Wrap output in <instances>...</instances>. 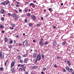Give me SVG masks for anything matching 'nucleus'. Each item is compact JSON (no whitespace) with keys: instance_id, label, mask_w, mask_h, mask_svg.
<instances>
[{"instance_id":"1","label":"nucleus","mask_w":74,"mask_h":74,"mask_svg":"<svg viewBox=\"0 0 74 74\" xmlns=\"http://www.w3.org/2000/svg\"><path fill=\"white\" fill-rule=\"evenodd\" d=\"M41 59V55L39 54H38L36 57V61L34 62V63H35V64H36L38 60V61H40Z\"/></svg>"},{"instance_id":"2","label":"nucleus","mask_w":74,"mask_h":74,"mask_svg":"<svg viewBox=\"0 0 74 74\" xmlns=\"http://www.w3.org/2000/svg\"><path fill=\"white\" fill-rule=\"evenodd\" d=\"M9 3L10 1H6L1 3H0V5H6L8 4H9Z\"/></svg>"},{"instance_id":"3","label":"nucleus","mask_w":74,"mask_h":74,"mask_svg":"<svg viewBox=\"0 0 74 74\" xmlns=\"http://www.w3.org/2000/svg\"><path fill=\"white\" fill-rule=\"evenodd\" d=\"M23 44L24 47H26L27 46V44H28L27 41V40H25L23 42Z\"/></svg>"},{"instance_id":"4","label":"nucleus","mask_w":74,"mask_h":74,"mask_svg":"<svg viewBox=\"0 0 74 74\" xmlns=\"http://www.w3.org/2000/svg\"><path fill=\"white\" fill-rule=\"evenodd\" d=\"M15 61H12L10 67L11 68H13L14 66H15Z\"/></svg>"},{"instance_id":"5","label":"nucleus","mask_w":74,"mask_h":74,"mask_svg":"<svg viewBox=\"0 0 74 74\" xmlns=\"http://www.w3.org/2000/svg\"><path fill=\"white\" fill-rule=\"evenodd\" d=\"M20 71H22V70L23 71H26V69H25V67H23L22 68H21L19 69Z\"/></svg>"},{"instance_id":"6","label":"nucleus","mask_w":74,"mask_h":74,"mask_svg":"<svg viewBox=\"0 0 74 74\" xmlns=\"http://www.w3.org/2000/svg\"><path fill=\"white\" fill-rule=\"evenodd\" d=\"M29 6H30V7H31V6H32L33 8H34V7H35V5L34 3H30L29 5Z\"/></svg>"},{"instance_id":"7","label":"nucleus","mask_w":74,"mask_h":74,"mask_svg":"<svg viewBox=\"0 0 74 74\" xmlns=\"http://www.w3.org/2000/svg\"><path fill=\"white\" fill-rule=\"evenodd\" d=\"M31 18L33 20H36V17L34 15H32L31 16Z\"/></svg>"},{"instance_id":"8","label":"nucleus","mask_w":74,"mask_h":74,"mask_svg":"<svg viewBox=\"0 0 74 74\" xmlns=\"http://www.w3.org/2000/svg\"><path fill=\"white\" fill-rule=\"evenodd\" d=\"M0 58H4V56L3 54L2 53L0 52Z\"/></svg>"},{"instance_id":"9","label":"nucleus","mask_w":74,"mask_h":74,"mask_svg":"<svg viewBox=\"0 0 74 74\" xmlns=\"http://www.w3.org/2000/svg\"><path fill=\"white\" fill-rule=\"evenodd\" d=\"M11 71L12 72V73H14L16 71V70L14 68H12L11 69Z\"/></svg>"},{"instance_id":"10","label":"nucleus","mask_w":74,"mask_h":74,"mask_svg":"<svg viewBox=\"0 0 74 74\" xmlns=\"http://www.w3.org/2000/svg\"><path fill=\"white\" fill-rule=\"evenodd\" d=\"M5 11L4 10L2 9L1 11V14H4V12Z\"/></svg>"},{"instance_id":"11","label":"nucleus","mask_w":74,"mask_h":74,"mask_svg":"<svg viewBox=\"0 0 74 74\" xmlns=\"http://www.w3.org/2000/svg\"><path fill=\"white\" fill-rule=\"evenodd\" d=\"M37 67H38V66H34L32 67V70L33 69H37Z\"/></svg>"},{"instance_id":"12","label":"nucleus","mask_w":74,"mask_h":74,"mask_svg":"<svg viewBox=\"0 0 74 74\" xmlns=\"http://www.w3.org/2000/svg\"><path fill=\"white\" fill-rule=\"evenodd\" d=\"M39 44L41 46H43L44 45V43L42 42H39Z\"/></svg>"},{"instance_id":"13","label":"nucleus","mask_w":74,"mask_h":74,"mask_svg":"<svg viewBox=\"0 0 74 74\" xmlns=\"http://www.w3.org/2000/svg\"><path fill=\"white\" fill-rule=\"evenodd\" d=\"M20 18V17H19V16H16V17L14 19V21H16L17 20H18V18Z\"/></svg>"},{"instance_id":"14","label":"nucleus","mask_w":74,"mask_h":74,"mask_svg":"<svg viewBox=\"0 0 74 74\" xmlns=\"http://www.w3.org/2000/svg\"><path fill=\"white\" fill-rule=\"evenodd\" d=\"M33 56L34 58H36L37 56V53H34L33 54Z\"/></svg>"},{"instance_id":"15","label":"nucleus","mask_w":74,"mask_h":74,"mask_svg":"<svg viewBox=\"0 0 74 74\" xmlns=\"http://www.w3.org/2000/svg\"><path fill=\"white\" fill-rule=\"evenodd\" d=\"M72 71H73V69H72V68H71L69 69V72L70 73H72Z\"/></svg>"},{"instance_id":"16","label":"nucleus","mask_w":74,"mask_h":74,"mask_svg":"<svg viewBox=\"0 0 74 74\" xmlns=\"http://www.w3.org/2000/svg\"><path fill=\"white\" fill-rule=\"evenodd\" d=\"M12 16L13 17H16V14H12Z\"/></svg>"},{"instance_id":"17","label":"nucleus","mask_w":74,"mask_h":74,"mask_svg":"<svg viewBox=\"0 0 74 74\" xmlns=\"http://www.w3.org/2000/svg\"><path fill=\"white\" fill-rule=\"evenodd\" d=\"M66 41H64L62 43V45H64L66 44Z\"/></svg>"},{"instance_id":"18","label":"nucleus","mask_w":74,"mask_h":74,"mask_svg":"<svg viewBox=\"0 0 74 74\" xmlns=\"http://www.w3.org/2000/svg\"><path fill=\"white\" fill-rule=\"evenodd\" d=\"M53 49H55V46H56V43H54L53 44Z\"/></svg>"},{"instance_id":"19","label":"nucleus","mask_w":74,"mask_h":74,"mask_svg":"<svg viewBox=\"0 0 74 74\" xmlns=\"http://www.w3.org/2000/svg\"><path fill=\"white\" fill-rule=\"evenodd\" d=\"M17 58H18V59H19V60H20L21 59V56L19 55L18 56Z\"/></svg>"},{"instance_id":"20","label":"nucleus","mask_w":74,"mask_h":74,"mask_svg":"<svg viewBox=\"0 0 74 74\" xmlns=\"http://www.w3.org/2000/svg\"><path fill=\"white\" fill-rule=\"evenodd\" d=\"M5 19V18H4V17H1V20L2 21H4Z\"/></svg>"},{"instance_id":"21","label":"nucleus","mask_w":74,"mask_h":74,"mask_svg":"<svg viewBox=\"0 0 74 74\" xmlns=\"http://www.w3.org/2000/svg\"><path fill=\"white\" fill-rule=\"evenodd\" d=\"M27 59L25 58L24 61V63H26L27 62Z\"/></svg>"},{"instance_id":"22","label":"nucleus","mask_w":74,"mask_h":74,"mask_svg":"<svg viewBox=\"0 0 74 74\" xmlns=\"http://www.w3.org/2000/svg\"><path fill=\"white\" fill-rule=\"evenodd\" d=\"M4 26L1 24V25L0 26V29H4Z\"/></svg>"},{"instance_id":"23","label":"nucleus","mask_w":74,"mask_h":74,"mask_svg":"<svg viewBox=\"0 0 74 74\" xmlns=\"http://www.w3.org/2000/svg\"><path fill=\"white\" fill-rule=\"evenodd\" d=\"M13 43V40H11L9 42L10 44H12Z\"/></svg>"},{"instance_id":"24","label":"nucleus","mask_w":74,"mask_h":74,"mask_svg":"<svg viewBox=\"0 0 74 74\" xmlns=\"http://www.w3.org/2000/svg\"><path fill=\"white\" fill-rule=\"evenodd\" d=\"M8 48H10V49H11L12 48V45H9L8 46Z\"/></svg>"},{"instance_id":"25","label":"nucleus","mask_w":74,"mask_h":74,"mask_svg":"<svg viewBox=\"0 0 74 74\" xmlns=\"http://www.w3.org/2000/svg\"><path fill=\"white\" fill-rule=\"evenodd\" d=\"M4 70V69H3V67H1V68H0V71H2Z\"/></svg>"},{"instance_id":"26","label":"nucleus","mask_w":74,"mask_h":74,"mask_svg":"<svg viewBox=\"0 0 74 74\" xmlns=\"http://www.w3.org/2000/svg\"><path fill=\"white\" fill-rule=\"evenodd\" d=\"M11 26L13 27H15V24H12L11 25Z\"/></svg>"},{"instance_id":"27","label":"nucleus","mask_w":74,"mask_h":74,"mask_svg":"<svg viewBox=\"0 0 74 74\" xmlns=\"http://www.w3.org/2000/svg\"><path fill=\"white\" fill-rule=\"evenodd\" d=\"M4 41H5V42H7V41H8V39H7V38H5V39Z\"/></svg>"},{"instance_id":"28","label":"nucleus","mask_w":74,"mask_h":74,"mask_svg":"<svg viewBox=\"0 0 74 74\" xmlns=\"http://www.w3.org/2000/svg\"><path fill=\"white\" fill-rule=\"evenodd\" d=\"M67 63L68 64H69V66H70V65H71L70 64V62L69 61H68Z\"/></svg>"},{"instance_id":"29","label":"nucleus","mask_w":74,"mask_h":74,"mask_svg":"<svg viewBox=\"0 0 74 74\" xmlns=\"http://www.w3.org/2000/svg\"><path fill=\"white\" fill-rule=\"evenodd\" d=\"M41 56L42 59H44V55L43 54H42Z\"/></svg>"},{"instance_id":"30","label":"nucleus","mask_w":74,"mask_h":74,"mask_svg":"<svg viewBox=\"0 0 74 74\" xmlns=\"http://www.w3.org/2000/svg\"><path fill=\"white\" fill-rule=\"evenodd\" d=\"M24 11H25V12H27V8H25V10H24Z\"/></svg>"},{"instance_id":"31","label":"nucleus","mask_w":74,"mask_h":74,"mask_svg":"<svg viewBox=\"0 0 74 74\" xmlns=\"http://www.w3.org/2000/svg\"><path fill=\"white\" fill-rule=\"evenodd\" d=\"M41 25V23H39V24H37V26L38 27H40Z\"/></svg>"},{"instance_id":"32","label":"nucleus","mask_w":74,"mask_h":74,"mask_svg":"<svg viewBox=\"0 0 74 74\" xmlns=\"http://www.w3.org/2000/svg\"><path fill=\"white\" fill-rule=\"evenodd\" d=\"M65 68L66 69V70H69V69H70L68 66H66L65 67Z\"/></svg>"},{"instance_id":"33","label":"nucleus","mask_w":74,"mask_h":74,"mask_svg":"<svg viewBox=\"0 0 74 74\" xmlns=\"http://www.w3.org/2000/svg\"><path fill=\"white\" fill-rule=\"evenodd\" d=\"M47 68H43L42 70V71H45V70H46Z\"/></svg>"},{"instance_id":"34","label":"nucleus","mask_w":74,"mask_h":74,"mask_svg":"<svg viewBox=\"0 0 74 74\" xmlns=\"http://www.w3.org/2000/svg\"><path fill=\"white\" fill-rule=\"evenodd\" d=\"M48 42H45V43L44 44V45H48Z\"/></svg>"},{"instance_id":"35","label":"nucleus","mask_w":74,"mask_h":74,"mask_svg":"<svg viewBox=\"0 0 74 74\" xmlns=\"http://www.w3.org/2000/svg\"><path fill=\"white\" fill-rule=\"evenodd\" d=\"M29 26H33V24H31V23H29Z\"/></svg>"},{"instance_id":"36","label":"nucleus","mask_w":74,"mask_h":74,"mask_svg":"<svg viewBox=\"0 0 74 74\" xmlns=\"http://www.w3.org/2000/svg\"><path fill=\"white\" fill-rule=\"evenodd\" d=\"M30 13H28L27 14V16L29 17V16H30Z\"/></svg>"},{"instance_id":"37","label":"nucleus","mask_w":74,"mask_h":74,"mask_svg":"<svg viewBox=\"0 0 74 74\" xmlns=\"http://www.w3.org/2000/svg\"><path fill=\"white\" fill-rule=\"evenodd\" d=\"M39 42H43V39L42 38H41L40 39V41Z\"/></svg>"},{"instance_id":"38","label":"nucleus","mask_w":74,"mask_h":74,"mask_svg":"<svg viewBox=\"0 0 74 74\" xmlns=\"http://www.w3.org/2000/svg\"><path fill=\"white\" fill-rule=\"evenodd\" d=\"M63 72H66V71H67L66 70L64 69H63Z\"/></svg>"},{"instance_id":"39","label":"nucleus","mask_w":74,"mask_h":74,"mask_svg":"<svg viewBox=\"0 0 74 74\" xmlns=\"http://www.w3.org/2000/svg\"><path fill=\"white\" fill-rule=\"evenodd\" d=\"M20 63H23V60H20Z\"/></svg>"},{"instance_id":"40","label":"nucleus","mask_w":74,"mask_h":74,"mask_svg":"<svg viewBox=\"0 0 74 74\" xmlns=\"http://www.w3.org/2000/svg\"><path fill=\"white\" fill-rule=\"evenodd\" d=\"M10 29L11 30H12L13 29H14V28L13 27H10Z\"/></svg>"},{"instance_id":"41","label":"nucleus","mask_w":74,"mask_h":74,"mask_svg":"<svg viewBox=\"0 0 74 74\" xmlns=\"http://www.w3.org/2000/svg\"><path fill=\"white\" fill-rule=\"evenodd\" d=\"M57 59H60V57H57Z\"/></svg>"},{"instance_id":"42","label":"nucleus","mask_w":74,"mask_h":74,"mask_svg":"<svg viewBox=\"0 0 74 74\" xmlns=\"http://www.w3.org/2000/svg\"><path fill=\"white\" fill-rule=\"evenodd\" d=\"M24 66H25V64L21 65V67H23Z\"/></svg>"},{"instance_id":"43","label":"nucleus","mask_w":74,"mask_h":74,"mask_svg":"<svg viewBox=\"0 0 74 74\" xmlns=\"http://www.w3.org/2000/svg\"><path fill=\"white\" fill-rule=\"evenodd\" d=\"M25 23H27V20L26 19H25Z\"/></svg>"},{"instance_id":"44","label":"nucleus","mask_w":74,"mask_h":74,"mask_svg":"<svg viewBox=\"0 0 74 74\" xmlns=\"http://www.w3.org/2000/svg\"><path fill=\"white\" fill-rule=\"evenodd\" d=\"M23 56V57H24V58L26 57V54H24V55Z\"/></svg>"},{"instance_id":"45","label":"nucleus","mask_w":74,"mask_h":74,"mask_svg":"<svg viewBox=\"0 0 74 74\" xmlns=\"http://www.w3.org/2000/svg\"><path fill=\"white\" fill-rule=\"evenodd\" d=\"M29 2H25V4L26 5V4H29Z\"/></svg>"},{"instance_id":"46","label":"nucleus","mask_w":74,"mask_h":74,"mask_svg":"<svg viewBox=\"0 0 74 74\" xmlns=\"http://www.w3.org/2000/svg\"><path fill=\"white\" fill-rule=\"evenodd\" d=\"M14 12H16V13H18V11L16 10H15Z\"/></svg>"},{"instance_id":"47","label":"nucleus","mask_w":74,"mask_h":74,"mask_svg":"<svg viewBox=\"0 0 74 74\" xmlns=\"http://www.w3.org/2000/svg\"><path fill=\"white\" fill-rule=\"evenodd\" d=\"M5 33V31H2V33H3V34H4Z\"/></svg>"},{"instance_id":"48","label":"nucleus","mask_w":74,"mask_h":74,"mask_svg":"<svg viewBox=\"0 0 74 74\" xmlns=\"http://www.w3.org/2000/svg\"><path fill=\"white\" fill-rule=\"evenodd\" d=\"M48 16H49V15H46L45 16V18H47V17H48Z\"/></svg>"},{"instance_id":"49","label":"nucleus","mask_w":74,"mask_h":74,"mask_svg":"<svg viewBox=\"0 0 74 74\" xmlns=\"http://www.w3.org/2000/svg\"><path fill=\"white\" fill-rule=\"evenodd\" d=\"M16 7H19V5H16Z\"/></svg>"},{"instance_id":"50","label":"nucleus","mask_w":74,"mask_h":74,"mask_svg":"<svg viewBox=\"0 0 74 74\" xmlns=\"http://www.w3.org/2000/svg\"><path fill=\"white\" fill-rule=\"evenodd\" d=\"M10 15H11V13H8V16H10Z\"/></svg>"},{"instance_id":"51","label":"nucleus","mask_w":74,"mask_h":74,"mask_svg":"<svg viewBox=\"0 0 74 74\" xmlns=\"http://www.w3.org/2000/svg\"><path fill=\"white\" fill-rule=\"evenodd\" d=\"M19 12H22V10L21 9H19Z\"/></svg>"},{"instance_id":"52","label":"nucleus","mask_w":74,"mask_h":74,"mask_svg":"<svg viewBox=\"0 0 74 74\" xmlns=\"http://www.w3.org/2000/svg\"><path fill=\"white\" fill-rule=\"evenodd\" d=\"M21 64H19L18 65H17V66H18V67H21Z\"/></svg>"},{"instance_id":"53","label":"nucleus","mask_w":74,"mask_h":74,"mask_svg":"<svg viewBox=\"0 0 74 74\" xmlns=\"http://www.w3.org/2000/svg\"><path fill=\"white\" fill-rule=\"evenodd\" d=\"M25 74H28V72H25Z\"/></svg>"},{"instance_id":"54","label":"nucleus","mask_w":74,"mask_h":74,"mask_svg":"<svg viewBox=\"0 0 74 74\" xmlns=\"http://www.w3.org/2000/svg\"><path fill=\"white\" fill-rule=\"evenodd\" d=\"M18 45H19V46H21L22 45L21 43H19L18 44Z\"/></svg>"},{"instance_id":"55","label":"nucleus","mask_w":74,"mask_h":74,"mask_svg":"<svg viewBox=\"0 0 74 74\" xmlns=\"http://www.w3.org/2000/svg\"><path fill=\"white\" fill-rule=\"evenodd\" d=\"M16 47H18V43H16Z\"/></svg>"},{"instance_id":"56","label":"nucleus","mask_w":74,"mask_h":74,"mask_svg":"<svg viewBox=\"0 0 74 74\" xmlns=\"http://www.w3.org/2000/svg\"><path fill=\"white\" fill-rule=\"evenodd\" d=\"M14 43H15H15H16V40H14Z\"/></svg>"},{"instance_id":"57","label":"nucleus","mask_w":74,"mask_h":74,"mask_svg":"<svg viewBox=\"0 0 74 74\" xmlns=\"http://www.w3.org/2000/svg\"><path fill=\"white\" fill-rule=\"evenodd\" d=\"M54 44H56V40L54 41Z\"/></svg>"},{"instance_id":"58","label":"nucleus","mask_w":74,"mask_h":74,"mask_svg":"<svg viewBox=\"0 0 74 74\" xmlns=\"http://www.w3.org/2000/svg\"><path fill=\"white\" fill-rule=\"evenodd\" d=\"M11 5L12 6H14V5L13 3H11Z\"/></svg>"},{"instance_id":"59","label":"nucleus","mask_w":74,"mask_h":74,"mask_svg":"<svg viewBox=\"0 0 74 74\" xmlns=\"http://www.w3.org/2000/svg\"><path fill=\"white\" fill-rule=\"evenodd\" d=\"M57 66L56 65H55V66H54V67L55 68H56V67H57Z\"/></svg>"},{"instance_id":"60","label":"nucleus","mask_w":74,"mask_h":74,"mask_svg":"<svg viewBox=\"0 0 74 74\" xmlns=\"http://www.w3.org/2000/svg\"><path fill=\"white\" fill-rule=\"evenodd\" d=\"M41 73L42 74H45V73H44V72H41Z\"/></svg>"},{"instance_id":"61","label":"nucleus","mask_w":74,"mask_h":74,"mask_svg":"<svg viewBox=\"0 0 74 74\" xmlns=\"http://www.w3.org/2000/svg\"><path fill=\"white\" fill-rule=\"evenodd\" d=\"M53 29H56V27L55 26H53Z\"/></svg>"},{"instance_id":"62","label":"nucleus","mask_w":74,"mask_h":74,"mask_svg":"<svg viewBox=\"0 0 74 74\" xmlns=\"http://www.w3.org/2000/svg\"><path fill=\"white\" fill-rule=\"evenodd\" d=\"M48 10H49V11H51V8H49Z\"/></svg>"},{"instance_id":"63","label":"nucleus","mask_w":74,"mask_h":74,"mask_svg":"<svg viewBox=\"0 0 74 74\" xmlns=\"http://www.w3.org/2000/svg\"><path fill=\"white\" fill-rule=\"evenodd\" d=\"M33 3H36V1H33Z\"/></svg>"},{"instance_id":"64","label":"nucleus","mask_w":74,"mask_h":74,"mask_svg":"<svg viewBox=\"0 0 74 74\" xmlns=\"http://www.w3.org/2000/svg\"><path fill=\"white\" fill-rule=\"evenodd\" d=\"M5 66H6L7 65V62H5Z\"/></svg>"}]
</instances>
